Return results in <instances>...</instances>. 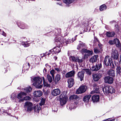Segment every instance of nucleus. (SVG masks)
<instances>
[{
    "instance_id": "f257e3e1",
    "label": "nucleus",
    "mask_w": 121,
    "mask_h": 121,
    "mask_svg": "<svg viewBox=\"0 0 121 121\" xmlns=\"http://www.w3.org/2000/svg\"><path fill=\"white\" fill-rule=\"evenodd\" d=\"M31 90V87L30 86L29 87L24 89L25 92H22L18 94L17 95V98L19 99V102H22L21 100L24 98V97L26 96V93L29 92Z\"/></svg>"
},
{
    "instance_id": "f03ea898",
    "label": "nucleus",
    "mask_w": 121,
    "mask_h": 121,
    "mask_svg": "<svg viewBox=\"0 0 121 121\" xmlns=\"http://www.w3.org/2000/svg\"><path fill=\"white\" fill-rule=\"evenodd\" d=\"M77 36L76 35L74 38V40H73V38L71 39H70L69 40H66L63 38L62 37H59L58 38H56V40L57 42L59 41V42L61 43V44H64L65 43L66 44H68L69 43L73 42L74 41H75L76 39V38Z\"/></svg>"
},
{
    "instance_id": "7ed1b4c3",
    "label": "nucleus",
    "mask_w": 121,
    "mask_h": 121,
    "mask_svg": "<svg viewBox=\"0 0 121 121\" xmlns=\"http://www.w3.org/2000/svg\"><path fill=\"white\" fill-rule=\"evenodd\" d=\"M33 85L39 89L41 88L43 86L42 85H40L42 82V79L40 77H35L33 79Z\"/></svg>"
},
{
    "instance_id": "20e7f679",
    "label": "nucleus",
    "mask_w": 121,
    "mask_h": 121,
    "mask_svg": "<svg viewBox=\"0 0 121 121\" xmlns=\"http://www.w3.org/2000/svg\"><path fill=\"white\" fill-rule=\"evenodd\" d=\"M104 63L106 65H109L111 67L114 68L115 67V65L113 62H112L111 59L108 56H106L104 59Z\"/></svg>"
},
{
    "instance_id": "39448f33",
    "label": "nucleus",
    "mask_w": 121,
    "mask_h": 121,
    "mask_svg": "<svg viewBox=\"0 0 121 121\" xmlns=\"http://www.w3.org/2000/svg\"><path fill=\"white\" fill-rule=\"evenodd\" d=\"M68 99V97L66 93H63L60 96V104L61 106H63L66 103Z\"/></svg>"
},
{
    "instance_id": "423d86ee",
    "label": "nucleus",
    "mask_w": 121,
    "mask_h": 121,
    "mask_svg": "<svg viewBox=\"0 0 121 121\" xmlns=\"http://www.w3.org/2000/svg\"><path fill=\"white\" fill-rule=\"evenodd\" d=\"M104 93H113L115 92L114 89L112 86H107L103 89Z\"/></svg>"
},
{
    "instance_id": "0eeeda50",
    "label": "nucleus",
    "mask_w": 121,
    "mask_h": 121,
    "mask_svg": "<svg viewBox=\"0 0 121 121\" xmlns=\"http://www.w3.org/2000/svg\"><path fill=\"white\" fill-rule=\"evenodd\" d=\"M59 38L58 37H57L55 39V41L58 43V45L57 46L54 47L53 49V53L56 54L60 52L61 49L62 47V45L63 44H61L59 42V41L57 42L56 41V38Z\"/></svg>"
},
{
    "instance_id": "6e6552de",
    "label": "nucleus",
    "mask_w": 121,
    "mask_h": 121,
    "mask_svg": "<svg viewBox=\"0 0 121 121\" xmlns=\"http://www.w3.org/2000/svg\"><path fill=\"white\" fill-rule=\"evenodd\" d=\"M24 107L27 109V111L28 112H30L33 109L32 104L29 102L25 103Z\"/></svg>"
},
{
    "instance_id": "1a4fd4ad",
    "label": "nucleus",
    "mask_w": 121,
    "mask_h": 121,
    "mask_svg": "<svg viewBox=\"0 0 121 121\" xmlns=\"http://www.w3.org/2000/svg\"><path fill=\"white\" fill-rule=\"evenodd\" d=\"M69 58L70 60L74 62H78L79 64L82 63L83 60V58L80 59L78 57H75L73 56H70Z\"/></svg>"
},
{
    "instance_id": "9d476101",
    "label": "nucleus",
    "mask_w": 121,
    "mask_h": 121,
    "mask_svg": "<svg viewBox=\"0 0 121 121\" xmlns=\"http://www.w3.org/2000/svg\"><path fill=\"white\" fill-rule=\"evenodd\" d=\"M86 86H82L77 90L76 93L77 94H79L84 92L86 91Z\"/></svg>"
},
{
    "instance_id": "9b49d317",
    "label": "nucleus",
    "mask_w": 121,
    "mask_h": 121,
    "mask_svg": "<svg viewBox=\"0 0 121 121\" xmlns=\"http://www.w3.org/2000/svg\"><path fill=\"white\" fill-rule=\"evenodd\" d=\"M81 52L83 54L85 53V56L86 57L91 55L93 53L92 51L87 50L85 49H83L81 51Z\"/></svg>"
},
{
    "instance_id": "f8f14e48",
    "label": "nucleus",
    "mask_w": 121,
    "mask_h": 121,
    "mask_svg": "<svg viewBox=\"0 0 121 121\" xmlns=\"http://www.w3.org/2000/svg\"><path fill=\"white\" fill-rule=\"evenodd\" d=\"M102 76V74L101 73H98L93 74V77L94 81H97L99 80L101 77Z\"/></svg>"
},
{
    "instance_id": "ddd939ff",
    "label": "nucleus",
    "mask_w": 121,
    "mask_h": 121,
    "mask_svg": "<svg viewBox=\"0 0 121 121\" xmlns=\"http://www.w3.org/2000/svg\"><path fill=\"white\" fill-rule=\"evenodd\" d=\"M105 82L106 83H108L109 84H112L113 82V78L110 76H107L104 78Z\"/></svg>"
},
{
    "instance_id": "4468645a",
    "label": "nucleus",
    "mask_w": 121,
    "mask_h": 121,
    "mask_svg": "<svg viewBox=\"0 0 121 121\" xmlns=\"http://www.w3.org/2000/svg\"><path fill=\"white\" fill-rule=\"evenodd\" d=\"M61 91L59 89H55L52 91L51 94L54 96H56L60 93Z\"/></svg>"
},
{
    "instance_id": "2eb2a0df",
    "label": "nucleus",
    "mask_w": 121,
    "mask_h": 121,
    "mask_svg": "<svg viewBox=\"0 0 121 121\" xmlns=\"http://www.w3.org/2000/svg\"><path fill=\"white\" fill-rule=\"evenodd\" d=\"M17 24L18 26L21 29H25L28 28L27 26L22 22H18Z\"/></svg>"
},
{
    "instance_id": "dca6fc26",
    "label": "nucleus",
    "mask_w": 121,
    "mask_h": 121,
    "mask_svg": "<svg viewBox=\"0 0 121 121\" xmlns=\"http://www.w3.org/2000/svg\"><path fill=\"white\" fill-rule=\"evenodd\" d=\"M54 82L55 84H57L59 82L61 78L59 74H57L55 77V78H53Z\"/></svg>"
},
{
    "instance_id": "f3484780",
    "label": "nucleus",
    "mask_w": 121,
    "mask_h": 121,
    "mask_svg": "<svg viewBox=\"0 0 121 121\" xmlns=\"http://www.w3.org/2000/svg\"><path fill=\"white\" fill-rule=\"evenodd\" d=\"M84 73V70L79 72L78 73V77L80 79L81 81H82L83 79Z\"/></svg>"
},
{
    "instance_id": "a211bd4d",
    "label": "nucleus",
    "mask_w": 121,
    "mask_h": 121,
    "mask_svg": "<svg viewBox=\"0 0 121 121\" xmlns=\"http://www.w3.org/2000/svg\"><path fill=\"white\" fill-rule=\"evenodd\" d=\"M102 67V65L101 63L97 65L96 66L93 67L91 69L92 71H96L99 70Z\"/></svg>"
},
{
    "instance_id": "6ab92c4d",
    "label": "nucleus",
    "mask_w": 121,
    "mask_h": 121,
    "mask_svg": "<svg viewBox=\"0 0 121 121\" xmlns=\"http://www.w3.org/2000/svg\"><path fill=\"white\" fill-rule=\"evenodd\" d=\"M68 87L70 88L72 87L74 84L73 79L71 78L68 79Z\"/></svg>"
},
{
    "instance_id": "aec40b11",
    "label": "nucleus",
    "mask_w": 121,
    "mask_h": 121,
    "mask_svg": "<svg viewBox=\"0 0 121 121\" xmlns=\"http://www.w3.org/2000/svg\"><path fill=\"white\" fill-rule=\"evenodd\" d=\"M114 44H116V46L120 48H121V45L119 41L117 39H116L113 41Z\"/></svg>"
},
{
    "instance_id": "412c9836",
    "label": "nucleus",
    "mask_w": 121,
    "mask_h": 121,
    "mask_svg": "<svg viewBox=\"0 0 121 121\" xmlns=\"http://www.w3.org/2000/svg\"><path fill=\"white\" fill-rule=\"evenodd\" d=\"M92 100L94 102L98 101L99 100V96L98 95H94L92 97Z\"/></svg>"
},
{
    "instance_id": "4be33fe9",
    "label": "nucleus",
    "mask_w": 121,
    "mask_h": 121,
    "mask_svg": "<svg viewBox=\"0 0 121 121\" xmlns=\"http://www.w3.org/2000/svg\"><path fill=\"white\" fill-rule=\"evenodd\" d=\"M34 94L35 97H39L42 95V92L40 90L34 91Z\"/></svg>"
},
{
    "instance_id": "5701e85b",
    "label": "nucleus",
    "mask_w": 121,
    "mask_h": 121,
    "mask_svg": "<svg viewBox=\"0 0 121 121\" xmlns=\"http://www.w3.org/2000/svg\"><path fill=\"white\" fill-rule=\"evenodd\" d=\"M74 72L73 71H72L67 73L65 75L66 78H69L73 76L74 74Z\"/></svg>"
},
{
    "instance_id": "b1692460",
    "label": "nucleus",
    "mask_w": 121,
    "mask_h": 121,
    "mask_svg": "<svg viewBox=\"0 0 121 121\" xmlns=\"http://www.w3.org/2000/svg\"><path fill=\"white\" fill-rule=\"evenodd\" d=\"M112 56L114 59L117 60L118 58V53L117 51L115 50L113 52L112 54Z\"/></svg>"
},
{
    "instance_id": "393cba45",
    "label": "nucleus",
    "mask_w": 121,
    "mask_h": 121,
    "mask_svg": "<svg viewBox=\"0 0 121 121\" xmlns=\"http://www.w3.org/2000/svg\"><path fill=\"white\" fill-rule=\"evenodd\" d=\"M115 71L114 70L111 69L108 72V73L109 76L114 77L115 75Z\"/></svg>"
},
{
    "instance_id": "a878e982",
    "label": "nucleus",
    "mask_w": 121,
    "mask_h": 121,
    "mask_svg": "<svg viewBox=\"0 0 121 121\" xmlns=\"http://www.w3.org/2000/svg\"><path fill=\"white\" fill-rule=\"evenodd\" d=\"M74 0H63V2L65 3L67 6H69V5L73 2Z\"/></svg>"
},
{
    "instance_id": "bb28decb",
    "label": "nucleus",
    "mask_w": 121,
    "mask_h": 121,
    "mask_svg": "<svg viewBox=\"0 0 121 121\" xmlns=\"http://www.w3.org/2000/svg\"><path fill=\"white\" fill-rule=\"evenodd\" d=\"M91 96V95H90L85 96L83 98V101L85 102H88Z\"/></svg>"
},
{
    "instance_id": "cd10ccee",
    "label": "nucleus",
    "mask_w": 121,
    "mask_h": 121,
    "mask_svg": "<svg viewBox=\"0 0 121 121\" xmlns=\"http://www.w3.org/2000/svg\"><path fill=\"white\" fill-rule=\"evenodd\" d=\"M97 57V56L96 55H95L90 59L89 61L92 63L96 61Z\"/></svg>"
},
{
    "instance_id": "c85d7f7f",
    "label": "nucleus",
    "mask_w": 121,
    "mask_h": 121,
    "mask_svg": "<svg viewBox=\"0 0 121 121\" xmlns=\"http://www.w3.org/2000/svg\"><path fill=\"white\" fill-rule=\"evenodd\" d=\"M85 44L83 42H81L80 44L78 45L77 47V49H79L85 47Z\"/></svg>"
},
{
    "instance_id": "c756f323",
    "label": "nucleus",
    "mask_w": 121,
    "mask_h": 121,
    "mask_svg": "<svg viewBox=\"0 0 121 121\" xmlns=\"http://www.w3.org/2000/svg\"><path fill=\"white\" fill-rule=\"evenodd\" d=\"M115 34V33L114 32H108L106 33V35L107 37H110L113 36Z\"/></svg>"
},
{
    "instance_id": "7c9ffc66",
    "label": "nucleus",
    "mask_w": 121,
    "mask_h": 121,
    "mask_svg": "<svg viewBox=\"0 0 121 121\" xmlns=\"http://www.w3.org/2000/svg\"><path fill=\"white\" fill-rule=\"evenodd\" d=\"M34 109L35 112L38 113L41 109V108L39 106L37 105L34 107Z\"/></svg>"
},
{
    "instance_id": "2f4dec72",
    "label": "nucleus",
    "mask_w": 121,
    "mask_h": 121,
    "mask_svg": "<svg viewBox=\"0 0 121 121\" xmlns=\"http://www.w3.org/2000/svg\"><path fill=\"white\" fill-rule=\"evenodd\" d=\"M17 95L16 93H13L11 95V98L12 100H15L16 98H17Z\"/></svg>"
},
{
    "instance_id": "473e14b6",
    "label": "nucleus",
    "mask_w": 121,
    "mask_h": 121,
    "mask_svg": "<svg viewBox=\"0 0 121 121\" xmlns=\"http://www.w3.org/2000/svg\"><path fill=\"white\" fill-rule=\"evenodd\" d=\"M107 8V7L106 5L105 4H103L100 6L99 9L100 11H102L106 9Z\"/></svg>"
},
{
    "instance_id": "72a5a7b5",
    "label": "nucleus",
    "mask_w": 121,
    "mask_h": 121,
    "mask_svg": "<svg viewBox=\"0 0 121 121\" xmlns=\"http://www.w3.org/2000/svg\"><path fill=\"white\" fill-rule=\"evenodd\" d=\"M79 97L77 95H73L71 96L69 98V99L70 100L73 99H78Z\"/></svg>"
},
{
    "instance_id": "f704fd0d",
    "label": "nucleus",
    "mask_w": 121,
    "mask_h": 121,
    "mask_svg": "<svg viewBox=\"0 0 121 121\" xmlns=\"http://www.w3.org/2000/svg\"><path fill=\"white\" fill-rule=\"evenodd\" d=\"M43 79L44 86H45L50 87V84H48V82L45 81L43 77Z\"/></svg>"
},
{
    "instance_id": "c9c22d12",
    "label": "nucleus",
    "mask_w": 121,
    "mask_h": 121,
    "mask_svg": "<svg viewBox=\"0 0 121 121\" xmlns=\"http://www.w3.org/2000/svg\"><path fill=\"white\" fill-rule=\"evenodd\" d=\"M47 79L50 83H51L52 81V77L49 74L47 75Z\"/></svg>"
},
{
    "instance_id": "e433bc0d",
    "label": "nucleus",
    "mask_w": 121,
    "mask_h": 121,
    "mask_svg": "<svg viewBox=\"0 0 121 121\" xmlns=\"http://www.w3.org/2000/svg\"><path fill=\"white\" fill-rule=\"evenodd\" d=\"M56 35H60L61 32V30L60 28H58L56 30Z\"/></svg>"
},
{
    "instance_id": "4c0bfd02",
    "label": "nucleus",
    "mask_w": 121,
    "mask_h": 121,
    "mask_svg": "<svg viewBox=\"0 0 121 121\" xmlns=\"http://www.w3.org/2000/svg\"><path fill=\"white\" fill-rule=\"evenodd\" d=\"M22 44L25 47H28L30 45V43H27L26 42H22Z\"/></svg>"
},
{
    "instance_id": "58836bf2",
    "label": "nucleus",
    "mask_w": 121,
    "mask_h": 121,
    "mask_svg": "<svg viewBox=\"0 0 121 121\" xmlns=\"http://www.w3.org/2000/svg\"><path fill=\"white\" fill-rule=\"evenodd\" d=\"M30 99V98L28 96H25L24 97V98L22 99L21 101H23L24 100H29Z\"/></svg>"
},
{
    "instance_id": "ea45409f",
    "label": "nucleus",
    "mask_w": 121,
    "mask_h": 121,
    "mask_svg": "<svg viewBox=\"0 0 121 121\" xmlns=\"http://www.w3.org/2000/svg\"><path fill=\"white\" fill-rule=\"evenodd\" d=\"M116 69L117 73L120 74L121 73V68L120 67H117Z\"/></svg>"
},
{
    "instance_id": "a19ab883",
    "label": "nucleus",
    "mask_w": 121,
    "mask_h": 121,
    "mask_svg": "<svg viewBox=\"0 0 121 121\" xmlns=\"http://www.w3.org/2000/svg\"><path fill=\"white\" fill-rule=\"evenodd\" d=\"M50 73L52 75L53 78L54 76V74L55 73V71L53 69H52L50 71Z\"/></svg>"
},
{
    "instance_id": "79ce46f5",
    "label": "nucleus",
    "mask_w": 121,
    "mask_h": 121,
    "mask_svg": "<svg viewBox=\"0 0 121 121\" xmlns=\"http://www.w3.org/2000/svg\"><path fill=\"white\" fill-rule=\"evenodd\" d=\"M53 49H52L50 50L48 52H47L45 53L46 55H49L51 54L52 53L53 54L54 53H53Z\"/></svg>"
},
{
    "instance_id": "37998d69",
    "label": "nucleus",
    "mask_w": 121,
    "mask_h": 121,
    "mask_svg": "<svg viewBox=\"0 0 121 121\" xmlns=\"http://www.w3.org/2000/svg\"><path fill=\"white\" fill-rule=\"evenodd\" d=\"M84 72H86L88 74L90 75L91 74V72L90 70L88 69H85L84 70Z\"/></svg>"
},
{
    "instance_id": "c03bdc74",
    "label": "nucleus",
    "mask_w": 121,
    "mask_h": 121,
    "mask_svg": "<svg viewBox=\"0 0 121 121\" xmlns=\"http://www.w3.org/2000/svg\"><path fill=\"white\" fill-rule=\"evenodd\" d=\"M45 100L43 99H41L40 102L39 104L40 105V106H42L45 103Z\"/></svg>"
},
{
    "instance_id": "a18cd8bd",
    "label": "nucleus",
    "mask_w": 121,
    "mask_h": 121,
    "mask_svg": "<svg viewBox=\"0 0 121 121\" xmlns=\"http://www.w3.org/2000/svg\"><path fill=\"white\" fill-rule=\"evenodd\" d=\"M94 91H92L91 92V93H93V92H94L96 93H97L99 92V89L98 88H96L95 89Z\"/></svg>"
},
{
    "instance_id": "49530a36",
    "label": "nucleus",
    "mask_w": 121,
    "mask_h": 121,
    "mask_svg": "<svg viewBox=\"0 0 121 121\" xmlns=\"http://www.w3.org/2000/svg\"><path fill=\"white\" fill-rule=\"evenodd\" d=\"M0 111H1V112H2V113H6L9 115H10V114H9L8 112H6V111H4V110L3 109L2 110L0 109Z\"/></svg>"
},
{
    "instance_id": "de8ad7c7",
    "label": "nucleus",
    "mask_w": 121,
    "mask_h": 121,
    "mask_svg": "<svg viewBox=\"0 0 121 121\" xmlns=\"http://www.w3.org/2000/svg\"><path fill=\"white\" fill-rule=\"evenodd\" d=\"M94 52L96 53H97L99 52V51L97 48H95L94 49Z\"/></svg>"
},
{
    "instance_id": "09e8293b",
    "label": "nucleus",
    "mask_w": 121,
    "mask_h": 121,
    "mask_svg": "<svg viewBox=\"0 0 121 121\" xmlns=\"http://www.w3.org/2000/svg\"><path fill=\"white\" fill-rule=\"evenodd\" d=\"M6 102V99H3L1 100V103H4Z\"/></svg>"
},
{
    "instance_id": "8fccbe9b",
    "label": "nucleus",
    "mask_w": 121,
    "mask_h": 121,
    "mask_svg": "<svg viewBox=\"0 0 121 121\" xmlns=\"http://www.w3.org/2000/svg\"><path fill=\"white\" fill-rule=\"evenodd\" d=\"M115 120V119L112 120H110V118H108L105 120V121H114Z\"/></svg>"
},
{
    "instance_id": "3c124183",
    "label": "nucleus",
    "mask_w": 121,
    "mask_h": 121,
    "mask_svg": "<svg viewBox=\"0 0 121 121\" xmlns=\"http://www.w3.org/2000/svg\"><path fill=\"white\" fill-rule=\"evenodd\" d=\"M109 43L110 44L112 45L114 44L113 41L110 40L109 42Z\"/></svg>"
},
{
    "instance_id": "603ef678",
    "label": "nucleus",
    "mask_w": 121,
    "mask_h": 121,
    "mask_svg": "<svg viewBox=\"0 0 121 121\" xmlns=\"http://www.w3.org/2000/svg\"><path fill=\"white\" fill-rule=\"evenodd\" d=\"M40 55L41 56V57H43V56H46V54L45 53H43V54H40Z\"/></svg>"
},
{
    "instance_id": "864d4df0",
    "label": "nucleus",
    "mask_w": 121,
    "mask_h": 121,
    "mask_svg": "<svg viewBox=\"0 0 121 121\" xmlns=\"http://www.w3.org/2000/svg\"><path fill=\"white\" fill-rule=\"evenodd\" d=\"M55 69L56 70L57 72H59L60 70V69L58 68H56Z\"/></svg>"
},
{
    "instance_id": "5fc2aeb1",
    "label": "nucleus",
    "mask_w": 121,
    "mask_h": 121,
    "mask_svg": "<svg viewBox=\"0 0 121 121\" xmlns=\"http://www.w3.org/2000/svg\"><path fill=\"white\" fill-rule=\"evenodd\" d=\"M46 67L48 69H50V65H48V64H46Z\"/></svg>"
},
{
    "instance_id": "6e6d98bb",
    "label": "nucleus",
    "mask_w": 121,
    "mask_h": 121,
    "mask_svg": "<svg viewBox=\"0 0 121 121\" xmlns=\"http://www.w3.org/2000/svg\"><path fill=\"white\" fill-rule=\"evenodd\" d=\"M2 35H3V36H6V34L4 31L2 33Z\"/></svg>"
},
{
    "instance_id": "4d7b16f0",
    "label": "nucleus",
    "mask_w": 121,
    "mask_h": 121,
    "mask_svg": "<svg viewBox=\"0 0 121 121\" xmlns=\"http://www.w3.org/2000/svg\"><path fill=\"white\" fill-rule=\"evenodd\" d=\"M99 48H100L101 49L102 48V45L101 44H99L98 45Z\"/></svg>"
},
{
    "instance_id": "13d9d810",
    "label": "nucleus",
    "mask_w": 121,
    "mask_h": 121,
    "mask_svg": "<svg viewBox=\"0 0 121 121\" xmlns=\"http://www.w3.org/2000/svg\"><path fill=\"white\" fill-rule=\"evenodd\" d=\"M47 71V70L46 69H44L43 70V72H45V73H46V72Z\"/></svg>"
},
{
    "instance_id": "bf43d9fd",
    "label": "nucleus",
    "mask_w": 121,
    "mask_h": 121,
    "mask_svg": "<svg viewBox=\"0 0 121 121\" xmlns=\"http://www.w3.org/2000/svg\"><path fill=\"white\" fill-rule=\"evenodd\" d=\"M84 26H85V27H86L88 25L87 23H86H86H85L84 24Z\"/></svg>"
},
{
    "instance_id": "052dcab7",
    "label": "nucleus",
    "mask_w": 121,
    "mask_h": 121,
    "mask_svg": "<svg viewBox=\"0 0 121 121\" xmlns=\"http://www.w3.org/2000/svg\"><path fill=\"white\" fill-rule=\"evenodd\" d=\"M69 109H70V110H72V109H73L74 108H71L70 107H69Z\"/></svg>"
},
{
    "instance_id": "680f3d73",
    "label": "nucleus",
    "mask_w": 121,
    "mask_h": 121,
    "mask_svg": "<svg viewBox=\"0 0 121 121\" xmlns=\"http://www.w3.org/2000/svg\"><path fill=\"white\" fill-rule=\"evenodd\" d=\"M28 67H30V63L29 62H28Z\"/></svg>"
},
{
    "instance_id": "e2e57ef3",
    "label": "nucleus",
    "mask_w": 121,
    "mask_h": 121,
    "mask_svg": "<svg viewBox=\"0 0 121 121\" xmlns=\"http://www.w3.org/2000/svg\"><path fill=\"white\" fill-rule=\"evenodd\" d=\"M54 59H55V60H56L57 58V57L56 56L54 57Z\"/></svg>"
},
{
    "instance_id": "0e129e2a",
    "label": "nucleus",
    "mask_w": 121,
    "mask_h": 121,
    "mask_svg": "<svg viewBox=\"0 0 121 121\" xmlns=\"http://www.w3.org/2000/svg\"><path fill=\"white\" fill-rule=\"evenodd\" d=\"M53 110V111H54V112H56V111H57V109L56 108V110Z\"/></svg>"
},
{
    "instance_id": "69168bd1",
    "label": "nucleus",
    "mask_w": 121,
    "mask_h": 121,
    "mask_svg": "<svg viewBox=\"0 0 121 121\" xmlns=\"http://www.w3.org/2000/svg\"><path fill=\"white\" fill-rule=\"evenodd\" d=\"M95 84L94 85V89H95Z\"/></svg>"
},
{
    "instance_id": "338daca9",
    "label": "nucleus",
    "mask_w": 121,
    "mask_h": 121,
    "mask_svg": "<svg viewBox=\"0 0 121 121\" xmlns=\"http://www.w3.org/2000/svg\"><path fill=\"white\" fill-rule=\"evenodd\" d=\"M28 0L29 1L31 0V1H34L35 0Z\"/></svg>"
},
{
    "instance_id": "774afa93",
    "label": "nucleus",
    "mask_w": 121,
    "mask_h": 121,
    "mask_svg": "<svg viewBox=\"0 0 121 121\" xmlns=\"http://www.w3.org/2000/svg\"><path fill=\"white\" fill-rule=\"evenodd\" d=\"M95 40H96V41H97L98 40H97V38H96L95 39Z\"/></svg>"
}]
</instances>
